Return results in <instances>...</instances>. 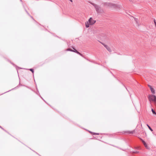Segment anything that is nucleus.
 <instances>
[{
    "mask_svg": "<svg viewBox=\"0 0 156 156\" xmlns=\"http://www.w3.org/2000/svg\"><path fill=\"white\" fill-rule=\"evenodd\" d=\"M73 52H76V53H77L78 54H80V53L79 52H78L75 49H74V51L73 50Z\"/></svg>",
    "mask_w": 156,
    "mask_h": 156,
    "instance_id": "obj_10",
    "label": "nucleus"
},
{
    "mask_svg": "<svg viewBox=\"0 0 156 156\" xmlns=\"http://www.w3.org/2000/svg\"><path fill=\"white\" fill-rule=\"evenodd\" d=\"M147 126H148V128H149V129H150V130L151 131H153V130L151 128V127L148 125L147 124Z\"/></svg>",
    "mask_w": 156,
    "mask_h": 156,
    "instance_id": "obj_8",
    "label": "nucleus"
},
{
    "mask_svg": "<svg viewBox=\"0 0 156 156\" xmlns=\"http://www.w3.org/2000/svg\"><path fill=\"white\" fill-rule=\"evenodd\" d=\"M92 133V134H96V135H98L99 134L98 133Z\"/></svg>",
    "mask_w": 156,
    "mask_h": 156,
    "instance_id": "obj_14",
    "label": "nucleus"
},
{
    "mask_svg": "<svg viewBox=\"0 0 156 156\" xmlns=\"http://www.w3.org/2000/svg\"><path fill=\"white\" fill-rule=\"evenodd\" d=\"M148 86L150 88V89H151V88H152V87H151V86H150V85H148Z\"/></svg>",
    "mask_w": 156,
    "mask_h": 156,
    "instance_id": "obj_15",
    "label": "nucleus"
},
{
    "mask_svg": "<svg viewBox=\"0 0 156 156\" xmlns=\"http://www.w3.org/2000/svg\"><path fill=\"white\" fill-rule=\"evenodd\" d=\"M151 111H152V112L153 114H155L156 115V113L153 110V109H152Z\"/></svg>",
    "mask_w": 156,
    "mask_h": 156,
    "instance_id": "obj_9",
    "label": "nucleus"
},
{
    "mask_svg": "<svg viewBox=\"0 0 156 156\" xmlns=\"http://www.w3.org/2000/svg\"><path fill=\"white\" fill-rule=\"evenodd\" d=\"M150 90L152 93L153 94H154L155 93V90L153 88H151Z\"/></svg>",
    "mask_w": 156,
    "mask_h": 156,
    "instance_id": "obj_5",
    "label": "nucleus"
},
{
    "mask_svg": "<svg viewBox=\"0 0 156 156\" xmlns=\"http://www.w3.org/2000/svg\"><path fill=\"white\" fill-rule=\"evenodd\" d=\"M95 23V21L93 20L92 18H90L88 22H87L85 23L86 27L87 28L89 27L90 25H92L94 24Z\"/></svg>",
    "mask_w": 156,
    "mask_h": 156,
    "instance_id": "obj_2",
    "label": "nucleus"
},
{
    "mask_svg": "<svg viewBox=\"0 0 156 156\" xmlns=\"http://www.w3.org/2000/svg\"><path fill=\"white\" fill-rule=\"evenodd\" d=\"M30 70L33 73H34V70H33V69H30Z\"/></svg>",
    "mask_w": 156,
    "mask_h": 156,
    "instance_id": "obj_12",
    "label": "nucleus"
},
{
    "mask_svg": "<svg viewBox=\"0 0 156 156\" xmlns=\"http://www.w3.org/2000/svg\"><path fill=\"white\" fill-rule=\"evenodd\" d=\"M102 44L110 52H111L112 51L111 49L107 45L103 43H102Z\"/></svg>",
    "mask_w": 156,
    "mask_h": 156,
    "instance_id": "obj_3",
    "label": "nucleus"
},
{
    "mask_svg": "<svg viewBox=\"0 0 156 156\" xmlns=\"http://www.w3.org/2000/svg\"><path fill=\"white\" fill-rule=\"evenodd\" d=\"M154 22L155 24V26L156 27V22L155 21V20H154Z\"/></svg>",
    "mask_w": 156,
    "mask_h": 156,
    "instance_id": "obj_13",
    "label": "nucleus"
},
{
    "mask_svg": "<svg viewBox=\"0 0 156 156\" xmlns=\"http://www.w3.org/2000/svg\"><path fill=\"white\" fill-rule=\"evenodd\" d=\"M69 1L71 2H73V0H69Z\"/></svg>",
    "mask_w": 156,
    "mask_h": 156,
    "instance_id": "obj_16",
    "label": "nucleus"
},
{
    "mask_svg": "<svg viewBox=\"0 0 156 156\" xmlns=\"http://www.w3.org/2000/svg\"><path fill=\"white\" fill-rule=\"evenodd\" d=\"M127 133L129 134H133L135 132V130H133L132 131H128L126 132Z\"/></svg>",
    "mask_w": 156,
    "mask_h": 156,
    "instance_id": "obj_6",
    "label": "nucleus"
},
{
    "mask_svg": "<svg viewBox=\"0 0 156 156\" xmlns=\"http://www.w3.org/2000/svg\"><path fill=\"white\" fill-rule=\"evenodd\" d=\"M149 101L150 102H153L156 104V96L154 94H149L148 96Z\"/></svg>",
    "mask_w": 156,
    "mask_h": 156,
    "instance_id": "obj_1",
    "label": "nucleus"
},
{
    "mask_svg": "<svg viewBox=\"0 0 156 156\" xmlns=\"http://www.w3.org/2000/svg\"><path fill=\"white\" fill-rule=\"evenodd\" d=\"M67 51H73V50H72L71 49H70V48H68V49H67Z\"/></svg>",
    "mask_w": 156,
    "mask_h": 156,
    "instance_id": "obj_11",
    "label": "nucleus"
},
{
    "mask_svg": "<svg viewBox=\"0 0 156 156\" xmlns=\"http://www.w3.org/2000/svg\"><path fill=\"white\" fill-rule=\"evenodd\" d=\"M134 20L136 22V23L139 25V24L138 20V19L137 18H134Z\"/></svg>",
    "mask_w": 156,
    "mask_h": 156,
    "instance_id": "obj_7",
    "label": "nucleus"
},
{
    "mask_svg": "<svg viewBox=\"0 0 156 156\" xmlns=\"http://www.w3.org/2000/svg\"><path fill=\"white\" fill-rule=\"evenodd\" d=\"M140 140L142 141L143 143V144L146 148L147 149H149V147L148 146L146 143L142 139H141Z\"/></svg>",
    "mask_w": 156,
    "mask_h": 156,
    "instance_id": "obj_4",
    "label": "nucleus"
}]
</instances>
